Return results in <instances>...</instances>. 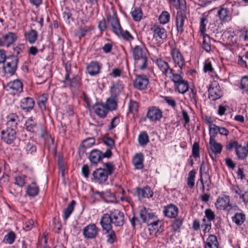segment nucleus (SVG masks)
Instances as JSON below:
<instances>
[{
    "label": "nucleus",
    "instance_id": "1",
    "mask_svg": "<svg viewBox=\"0 0 248 248\" xmlns=\"http://www.w3.org/2000/svg\"><path fill=\"white\" fill-rule=\"evenodd\" d=\"M156 64L158 68L166 77L169 78L176 87L178 92L182 94L185 93L189 89V85L186 80L183 79L180 73H173V70L170 67L168 63L162 59L156 60Z\"/></svg>",
    "mask_w": 248,
    "mask_h": 248
},
{
    "label": "nucleus",
    "instance_id": "2",
    "mask_svg": "<svg viewBox=\"0 0 248 248\" xmlns=\"http://www.w3.org/2000/svg\"><path fill=\"white\" fill-rule=\"evenodd\" d=\"M132 56L135 66L140 70L147 68L148 57V50L143 46H135L132 48Z\"/></svg>",
    "mask_w": 248,
    "mask_h": 248
},
{
    "label": "nucleus",
    "instance_id": "3",
    "mask_svg": "<svg viewBox=\"0 0 248 248\" xmlns=\"http://www.w3.org/2000/svg\"><path fill=\"white\" fill-rule=\"evenodd\" d=\"M104 168L96 169L93 173L95 182L102 184L108 180V176L111 175L115 170L114 166L110 162L103 164Z\"/></svg>",
    "mask_w": 248,
    "mask_h": 248
},
{
    "label": "nucleus",
    "instance_id": "4",
    "mask_svg": "<svg viewBox=\"0 0 248 248\" xmlns=\"http://www.w3.org/2000/svg\"><path fill=\"white\" fill-rule=\"evenodd\" d=\"M108 21L111 24L112 31L119 37H122L127 41H131L134 38L127 31H123L121 27L119 20L115 15L108 17Z\"/></svg>",
    "mask_w": 248,
    "mask_h": 248
},
{
    "label": "nucleus",
    "instance_id": "5",
    "mask_svg": "<svg viewBox=\"0 0 248 248\" xmlns=\"http://www.w3.org/2000/svg\"><path fill=\"white\" fill-rule=\"evenodd\" d=\"M230 202V199L229 196L222 195L218 198L215 205L217 209H222L227 212L228 218L232 219V206Z\"/></svg>",
    "mask_w": 248,
    "mask_h": 248
},
{
    "label": "nucleus",
    "instance_id": "6",
    "mask_svg": "<svg viewBox=\"0 0 248 248\" xmlns=\"http://www.w3.org/2000/svg\"><path fill=\"white\" fill-rule=\"evenodd\" d=\"M179 9L180 10L177 12L176 14L175 24L177 31L181 33L184 31V21L186 19V17L185 14L186 10L185 0H183L182 3L180 4Z\"/></svg>",
    "mask_w": 248,
    "mask_h": 248
},
{
    "label": "nucleus",
    "instance_id": "7",
    "mask_svg": "<svg viewBox=\"0 0 248 248\" xmlns=\"http://www.w3.org/2000/svg\"><path fill=\"white\" fill-rule=\"evenodd\" d=\"M18 62V59L17 56L11 55L7 57L5 63L3 66V69L5 74L13 75L17 68V64Z\"/></svg>",
    "mask_w": 248,
    "mask_h": 248
},
{
    "label": "nucleus",
    "instance_id": "8",
    "mask_svg": "<svg viewBox=\"0 0 248 248\" xmlns=\"http://www.w3.org/2000/svg\"><path fill=\"white\" fill-rule=\"evenodd\" d=\"M208 97L212 101H216L220 98L223 95V93L220 86L216 81L211 82L208 89Z\"/></svg>",
    "mask_w": 248,
    "mask_h": 248
},
{
    "label": "nucleus",
    "instance_id": "9",
    "mask_svg": "<svg viewBox=\"0 0 248 248\" xmlns=\"http://www.w3.org/2000/svg\"><path fill=\"white\" fill-rule=\"evenodd\" d=\"M16 138V132L12 129L5 128L1 131V139L7 144L14 143Z\"/></svg>",
    "mask_w": 248,
    "mask_h": 248
},
{
    "label": "nucleus",
    "instance_id": "10",
    "mask_svg": "<svg viewBox=\"0 0 248 248\" xmlns=\"http://www.w3.org/2000/svg\"><path fill=\"white\" fill-rule=\"evenodd\" d=\"M112 224L117 227H122L124 223V213L118 209H113L109 211Z\"/></svg>",
    "mask_w": 248,
    "mask_h": 248
},
{
    "label": "nucleus",
    "instance_id": "11",
    "mask_svg": "<svg viewBox=\"0 0 248 248\" xmlns=\"http://www.w3.org/2000/svg\"><path fill=\"white\" fill-rule=\"evenodd\" d=\"M99 229L94 223H91L84 228L83 235L88 239L95 238L98 234Z\"/></svg>",
    "mask_w": 248,
    "mask_h": 248
},
{
    "label": "nucleus",
    "instance_id": "12",
    "mask_svg": "<svg viewBox=\"0 0 248 248\" xmlns=\"http://www.w3.org/2000/svg\"><path fill=\"white\" fill-rule=\"evenodd\" d=\"M171 55L175 64V66L177 65L180 68L178 73H182V69L185 64V60L181 54L179 49L173 48L171 51Z\"/></svg>",
    "mask_w": 248,
    "mask_h": 248
},
{
    "label": "nucleus",
    "instance_id": "13",
    "mask_svg": "<svg viewBox=\"0 0 248 248\" xmlns=\"http://www.w3.org/2000/svg\"><path fill=\"white\" fill-rule=\"evenodd\" d=\"M153 32V38L157 43H162L167 38V31L166 30L158 25H154L151 28Z\"/></svg>",
    "mask_w": 248,
    "mask_h": 248
},
{
    "label": "nucleus",
    "instance_id": "14",
    "mask_svg": "<svg viewBox=\"0 0 248 248\" xmlns=\"http://www.w3.org/2000/svg\"><path fill=\"white\" fill-rule=\"evenodd\" d=\"M149 80L144 75L137 76L134 82V86L139 90H144L147 88Z\"/></svg>",
    "mask_w": 248,
    "mask_h": 248
},
{
    "label": "nucleus",
    "instance_id": "15",
    "mask_svg": "<svg viewBox=\"0 0 248 248\" xmlns=\"http://www.w3.org/2000/svg\"><path fill=\"white\" fill-rule=\"evenodd\" d=\"M147 117L152 122L160 121L163 117L162 111L159 108L153 107L148 110Z\"/></svg>",
    "mask_w": 248,
    "mask_h": 248
},
{
    "label": "nucleus",
    "instance_id": "16",
    "mask_svg": "<svg viewBox=\"0 0 248 248\" xmlns=\"http://www.w3.org/2000/svg\"><path fill=\"white\" fill-rule=\"evenodd\" d=\"M233 149L235 154L239 159H244L248 155V151L245 147L238 144L236 141H233Z\"/></svg>",
    "mask_w": 248,
    "mask_h": 248
},
{
    "label": "nucleus",
    "instance_id": "17",
    "mask_svg": "<svg viewBox=\"0 0 248 248\" xmlns=\"http://www.w3.org/2000/svg\"><path fill=\"white\" fill-rule=\"evenodd\" d=\"M163 213L166 217L170 218H175L178 213V208L174 204H169L164 207Z\"/></svg>",
    "mask_w": 248,
    "mask_h": 248
},
{
    "label": "nucleus",
    "instance_id": "18",
    "mask_svg": "<svg viewBox=\"0 0 248 248\" xmlns=\"http://www.w3.org/2000/svg\"><path fill=\"white\" fill-rule=\"evenodd\" d=\"M103 231H108L112 229V220L109 214H104L101 218L100 221Z\"/></svg>",
    "mask_w": 248,
    "mask_h": 248
},
{
    "label": "nucleus",
    "instance_id": "19",
    "mask_svg": "<svg viewBox=\"0 0 248 248\" xmlns=\"http://www.w3.org/2000/svg\"><path fill=\"white\" fill-rule=\"evenodd\" d=\"M19 122V118L16 114L12 113L7 117L6 128L12 129L16 131L17 125Z\"/></svg>",
    "mask_w": 248,
    "mask_h": 248
},
{
    "label": "nucleus",
    "instance_id": "20",
    "mask_svg": "<svg viewBox=\"0 0 248 248\" xmlns=\"http://www.w3.org/2000/svg\"><path fill=\"white\" fill-rule=\"evenodd\" d=\"M35 102L33 98L29 97L22 99L20 101L21 108L26 111H30L34 107Z\"/></svg>",
    "mask_w": 248,
    "mask_h": 248
},
{
    "label": "nucleus",
    "instance_id": "21",
    "mask_svg": "<svg viewBox=\"0 0 248 248\" xmlns=\"http://www.w3.org/2000/svg\"><path fill=\"white\" fill-rule=\"evenodd\" d=\"M5 46L8 47L13 45L17 39V35L13 32H8L2 36Z\"/></svg>",
    "mask_w": 248,
    "mask_h": 248
},
{
    "label": "nucleus",
    "instance_id": "22",
    "mask_svg": "<svg viewBox=\"0 0 248 248\" xmlns=\"http://www.w3.org/2000/svg\"><path fill=\"white\" fill-rule=\"evenodd\" d=\"M102 152L97 149H94L91 151L89 159L92 164L96 165L101 160Z\"/></svg>",
    "mask_w": 248,
    "mask_h": 248
},
{
    "label": "nucleus",
    "instance_id": "23",
    "mask_svg": "<svg viewBox=\"0 0 248 248\" xmlns=\"http://www.w3.org/2000/svg\"><path fill=\"white\" fill-rule=\"evenodd\" d=\"M101 65L97 62H92L87 66V70L91 76H95L99 73Z\"/></svg>",
    "mask_w": 248,
    "mask_h": 248
},
{
    "label": "nucleus",
    "instance_id": "24",
    "mask_svg": "<svg viewBox=\"0 0 248 248\" xmlns=\"http://www.w3.org/2000/svg\"><path fill=\"white\" fill-rule=\"evenodd\" d=\"M95 114L100 118H105L108 113L106 107L102 104L96 103L93 107Z\"/></svg>",
    "mask_w": 248,
    "mask_h": 248
},
{
    "label": "nucleus",
    "instance_id": "25",
    "mask_svg": "<svg viewBox=\"0 0 248 248\" xmlns=\"http://www.w3.org/2000/svg\"><path fill=\"white\" fill-rule=\"evenodd\" d=\"M136 192L138 196L140 198H150L153 196V192L148 186H146L143 188H137Z\"/></svg>",
    "mask_w": 248,
    "mask_h": 248
},
{
    "label": "nucleus",
    "instance_id": "26",
    "mask_svg": "<svg viewBox=\"0 0 248 248\" xmlns=\"http://www.w3.org/2000/svg\"><path fill=\"white\" fill-rule=\"evenodd\" d=\"M209 145L211 152L214 154L215 157H216V154H220L221 152L222 145L214 139H210Z\"/></svg>",
    "mask_w": 248,
    "mask_h": 248
},
{
    "label": "nucleus",
    "instance_id": "27",
    "mask_svg": "<svg viewBox=\"0 0 248 248\" xmlns=\"http://www.w3.org/2000/svg\"><path fill=\"white\" fill-rule=\"evenodd\" d=\"M38 34L37 31L35 30L31 29L24 33L25 40L28 41L30 44L35 43L37 39Z\"/></svg>",
    "mask_w": 248,
    "mask_h": 248
},
{
    "label": "nucleus",
    "instance_id": "28",
    "mask_svg": "<svg viewBox=\"0 0 248 248\" xmlns=\"http://www.w3.org/2000/svg\"><path fill=\"white\" fill-rule=\"evenodd\" d=\"M39 191V187L34 181L26 188V193L30 197H34L38 195Z\"/></svg>",
    "mask_w": 248,
    "mask_h": 248
},
{
    "label": "nucleus",
    "instance_id": "29",
    "mask_svg": "<svg viewBox=\"0 0 248 248\" xmlns=\"http://www.w3.org/2000/svg\"><path fill=\"white\" fill-rule=\"evenodd\" d=\"M143 156L141 153L136 154L133 158V163L136 169H141L143 167Z\"/></svg>",
    "mask_w": 248,
    "mask_h": 248
},
{
    "label": "nucleus",
    "instance_id": "30",
    "mask_svg": "<svg viewBox=\"0 0 248 248\" xmlns=\"http://www.w3.org/2000/svg\"><path fill=\"white\" fill-rule=\"evenodd\" d=\"M8 86L16 93H20L23 90V84L19 79H16L13 81L10 82L8 83Z\"/></svg>",
    "mask_w": 248,
    "mask_h": 248
},
{
    "label": "nucleus",
    "instance_id": "31",
    "mask_svg": "<svg viewBox=\"0 0 248 248\" xmlns=\"http://www.w3.org/2000/svg\"><path fill=\"white\" fill-rule=\"evenodd\" d=\"M124 88L123 84L120 82H117L111 87L110 92L112 97H117Z\"/></svg>",
    "mask_w": 248,
    "mask_h": 248
},
{
    "label": "nucleus",
    "instance_id": "32",
    "mask_svg": "<svg viewBox=\"0 0 248 248\" xmlns=\"http://www.w3.org/2000/svg\"><path fill=\"white\" fill-rule=\"evenodd\" d=\"M25 144L24 149L27 154L33 155L36 152V147L33 141L31 140H27L25 142Z\"/></svg>",
    "mask_w": 248,
    "mask_h": 248
},
{
    "label": "nucleus",
    "instance_id": "33",
    "mask_svg": "<svg viewBox=\"0 0 248 248\" xmlns=\"http://www.w3.org/2000/svg\"><path fill=\"white\" fill-rule=\"evenodd\" d=\"M217 15L220 19L223 21H227L231 19L229 16V11L224 7V5L218 11Z\"/></svg>",
    "mask_w": 248,
    "mask_h": 248
},
{
    "label": "nucleus",
    "instance_id": "34",
    "mask_svg": "<svg viewBox=\"0 0 248 248\" xmlns=\"http://www.w3.org/2000/svg\"><path fill=\"white\" fill-rule=\"evenodd\" d=\"M25 126L27 131L33 132L37 126L36 122L32 117H30L26 121Z\"/></svg>",
    "mask_w": 248,
    "mask_h": 248
},
{
    "label": "nucleus",
    "instance_id": "35",
    "mask_svg": "<svg viewBox=\"0 0 248 248\" xmlns=\"http://www.w3.org/2000/svg\"><path fill=\"white\" fill-rule=\"evenodd\" d=\"M76 204V201L74 200H72L70 203L68 204L67 207L64 209L63 212V219L66 220H67L70 215L73 212L74 206Z\"/></svg>",
    "mask_w": 248,
    "mask_h": 248
},
{
    "label": "nucleus",
    "instance_id": "36",
    "mask_svg": "<svg viewBox=\"0 0 248 248\" xmlns=\"http://www.w3.org/2000/svg\"><path fill=\"white\" fill-rule=\"evenodd\" d=\"M138 142L141 146H145L148 143L149 138L145 131L142 132L140 134L138 137Z\"/></svg>",
    "mask_w": 248,
    "mask_h": 248
},
{
    "label": "nucleus",
    "instance_id": "37",
    "mask_svg": "<svg viewBox=\"0 0 248 248\" xmlns=\"http://www.w3.org/2000/svg\"><path fill=\"white\" fill-rule=\"evenodd\" d=\"M246 220V216L245 214L241 213H236L233 216V222L238 226L241 225Z\"/></svg>",
    "mask_w": 248,
    "mask_h": 248
},
{
    "label": "nucleus",
    "instance_id": "38",
    "mask_svg": "<svg viewBox=\"0 0 248 248\" xmlns=\"http://www.w3.org/2000/svg\"><path fill=\"white\" fill-rule=\"evenodd\" d=\"M16 235L15 233L11 231L8 233L4 237L3 243L8 244H12L15 240Z\"/></svg>",
    "mask_w": 248,
    "mask_h": 248
},
{
    "label": "nucleus",
    "instance_id": "39",
    "mask_svg": "<svg viewBox=\"0 0 248 248\" xmlns=\"http://www.w3.org/2000/svg\"><path fill=\"white\" fill-rule=\"evenodd\" d=\"M116 97H111L108 99L106 102V108L107 109L110 110H114L117 108Z\"/></svg>",
    "mask_w": 248,
    "mask_h": 248
},
{
    "label": "nucleus",
    "instance_id": "40",
    "mask_svg": "<svg viewBox=\"0 0 248 248\" xmlns=\"http://www.w3.org/2000/svg\"><path fill=\"white\" fill-rule=\"evenodd\" d=\"M105 231V233L107 234V242L109 244H113L116 239V235L115 232L112 229Z\"/></svg>",
    "mask_w": 248,
    "mask_h": 248
},
{
    "label": "nucleus",
    "instance_id": "41",
    "mask_svg": "<svg viewBox=\"0 0 248 248\" xmlns=\"http://www.w3.org/2000/svg\"><path fill=\"white\" fill-rule=\"evenodd\" d=\"M219 127L215 124H209V134L210 139H215V137L219 133Z\"/></svg>",
    "mask_w": 248,
    "mask_h": 248
},
{
    "label": "nucleus",
    "instance_id": "42",
    "mask_svg": "<svg viewBox=\"0 0 248 248\" xmlns=\"http://www.w3.org/2000/svg\"><path fill=\"white\" fill-rule=\"evenodd\" d=\"M196 172L194 170L190 171L188 174L187 184L190 188L193 187L194 186V181Z\"/></svg>",
    "mask_w": 248,
    "mask_h": 248
},
{
    "label": "nucleus",
    "instance_id": "43",
    "mask_svg": "<svg viewBox=\"0 0 248 248\" xmlns=\"http://www.w3.org/2000/svg\"><path fill=\"white\" fill-rule=\"evenodd\" d=\"M183 218L179 217L176 218L172 224V227L174 232L178 231L182 226Z\"/></svg>",
    "mask_w": 248,
    "mask_h": 248
},
{
    "label": "nucleus",
    "instance_id": "44",
    "mask_svg": "<svg viewBox=\"0 0 248 248\" xmlns=\"http://www.w3.org/2000/svg\"><path fill=\"white\" fill-rule=\"evenodd\" d=\"M142 11L140 8H137L131 12V15L135 21H139L142 17Z\"/></svg>",
    "mask_w": 248,
    "mask_h": 248
},
{
    "label": "nucleus",
    "instance_id": "45",
    "mask_svg": "<svg viewBox=\"0 0 248 248\" xmlns=\"http://www.w3.org/2000/svg\"><path fill=\"white\" fill-rule=\"evenodd\" d=\"M170 19V14L167 11H163L159 16L158 19L161 24H166L168 22Z\"/></svg>",
    "mask_w": 248,
    "mask_h": 248
},
{
    "label": "nucleus",
    "instance_id": "46",
    "mask_svg": "<svg viewBox=\"0 0 248 248\" xmlns=\"http://www.w3.org/2000/svg\"><path fill=\"white\" fill-rule=\"evenodd\" d=\"M47 100V95L46 94H43L38 98V105L39 108L45 110L46 108V103Z\"/></svg>",
    "mask_w": 248,
    "mask_h": 248
},
{
    "label": "nucleus",
    "instance_id": "47",
    "mask_svg": "<svg viewBox=\"0 0 248 248\" xmlns=\"http://www.w3.org/2000/svg\"><path fill=\"white\" fill-rule=\"evenodd\" d=\"M239 88L245 91L248 92V76H246L242 78Z\"/></svg>",
    "mask_w": 248,
    "mask_h": 248
},
{
    "label": "nucleus",
    "instance_id": "48",
    "mask_svg": "<svg viewBox=\"0 0 248 248\" xmlns=\"http://www.w3.org/2000/svg\"><path fill=\"white\" fill-rule=\"evenodd\" d=\"M102 141L108 147V148L112 149L115 146L114 141L111 138L103 137Z\"/></svg>",
    "mask_w": 248,
    "mask_h": 248
},
{
    "label": "nucleus",
    "instance_id": "49",
    "mask_svg": "<svg viewBox=\"0 0 248 248\" xmlns=\"http://www.w3.org/2000/svg\"><path fill=\"white\" fill-rule=\"evenodd\" d=\"M25 176H18L15 178V184L18 186L20 188L22 187L25 184Z\"/></svg>",
    "mask_w": 248,
    "mask_h": 248
},
{
    "label": "nucleus",
    "instance_id": "50",
    "mask_svg": "<svg viewBox=\"0 0 248 248\" xmlns=\"http://www.w3.org/2000/svg\"><path fill=\"white\" fill-rule=\"evenodd\" d=\"M207 22V19L206 17H202L201 19L200 31L202 34V35H204V34L206 31Z\"/></svg>",
    "mask_w": 248,
    "mask_h": 248
},
{
    "label": "nucleus",
    "instance_id": "51",
    "mask_svg": "<svg viewBox=\"0 0 248 248\" xmlns=\"http://www.w3.org/2000/svg\"><path fill=\"white\" fill-rule=\"evenodd\" d=\"M164 100L165 101L168 105L171 107L173 108H175L176 107V103L175 101L170 96H163Z\"/></svg>",
    "mask_w": 248,
    "mask_h": 248
},
{
    "label": "nucleus",
    "instance_id": "52",
    "mask_svg": "<svg viewBox=\"0 0 248 248\" xmlns=\"http://www.w3.org/2000/svg\"><path fill=\"white\" fill-rule=\"evenodd\" d=\"M123 74V70L118 68H113L109 76L113 78L120 77Z\"/></svg>",
    "mask_w": 248,
    "mask_h": 248
},
{
    "label": "nucleus",
    "instance_id": "53",
    "mask_svg": "<svg viewBox=\"0 0 248 248\" xmlns=\"http://www.w3.org/2000/svg\"><path fill=\"white\" fill-rule=\"evenodd\" d=\"M205 217L207 219V222H211V221L214 220L215 217L214 212L210 209H207L205 211Z\"/></svg>",
    "mask_w": 248,
    "mask_h": 248
},
{
    "label": "nucleus",
    "instance_id": "54",
    "mask_svg": "<svg viewBox=\"0 0 248 248\" xmlns=\"http://www.w3.org/2000/svg\"><path fill=\"white\" fill-rule=\"evenodd\" d=\"M89 31V28L87 27H84L81 28L77 31L76 35L79 38H81L84 37L87 32Z\"/></svg>",
    "mask_w": 248,
    "mask_h": 248
},
{
    "label": "nucleus",
    "instance_id": "55",
    "mask_svg": "<svg viewBox=\"0 0 248 248\" xmlns=\"http://www.w3.org/2000/svg\"><path fill=\"white\" fill-rule=\"evenodd\" d=\"M205 244H218L217 238L216 236L213 234L210 235L207 239Z\"/></svg>",
    "mask_w": 248,
    "mask_h": 248
},
{
    "label": "nucleus",
    "instance_id": "56",
    "mask_svg": "<svg viewBox=\"0 0 248 248\" xmlns=\"http://www.w3.org/2000/svg\"><path fill=\"white\" fill-rule=\"evenodd\" d=\"M138 103L134 101H131L129 105V111L131 112H136L138 110Z\"/></svg>",
    "mask_w": 248,
    "mask_h": 248
},
{
    "label": "nucleus",
    "instance_id": "57",
    "mask_svg": "<svg viewBox=\"0 0 248 248\" xmlns=\"http://www.w3.org/2000/svg\"><path fill=\"white\" fill-rule=\"evenodd\" d=\"M192 154L195 158L199 157V144L198 142H195L192 146Z\"/></svg>",
    "mask_w": 248,
    "mask_h": 248
},
{
    "label": "nucleus",
    "instance_id": "58",
    "mask_svg": "<svg viewBox=\"0 0 248 248\" xmlns=\"http://www.w3.org/2000/svg\"><path fill=\"white\" fill-rule=\"evenodd\" d=\"M79 82L80 78L78 77H75L70 81V83H68V85L72 87L78 88L80 86Z\"/></svg>",
    "mask_w": 248,
    "mask_h": 248
},
{
    "label": "nucleus",
    "instance_id": "59",
    "mask_svg": "<svg viewBox=\"0 0 248 248\" xmlns=\"http://www.w3.org/2000/svg\"><path fill=\"white\" fill-rule=\"evenodd\" d=\"M203 69L205 72H208L209 73H213L214 71L211 62L208 61H205Z\"/></svg>",
    "mask_w": 248,
    "mask_h": 248
},
{
    "label": "nucleus",
    "instance_id": "60",
    "mask_svg": "<svg viewBox=\"0 0 248 248\" xmlns=\"http://www.w3.org/2000/svg\"><path fill=\"white\" fill-rule=\"evenodd\" d=\"M33 224V220L31 219H29L28 221L25 222L24 228L26 231H30L32 229Z\"/></svg>",
    "mask_w": 248,
    "mask_h": 248
},
{
    "label": "nucleus",
    "instance_id": "61",
    "mask_svg": "<svg viewBox=\"0 0 248 248\" xmlns=\"http://www.w3.org/2000/svg\"><path fill=\"white\" fill-rule=\"evenodd\" d=\"M119 118L118 117H114L111 121L110 122V126L109 128L110 130H111L113 129L114 127L116 126V125L119 124Z\"/></svg>",
    "mask_w": 248,
    "mask_h": 248
},
{
    "label": "nucleus",
    "instance_id": "62",
    "mask_svg": "<svg viewBox=\"0 0 248 248\" xmlns=\"http://www.w3.org/2000/svg\"><path fill=\"white\" fill-rule=\"evenodd\" d=\"M140 215L141 218L142 219L143 222H145L146 220V218L149 214L147 213V212L145 208L142 209L140 211Z\"/></svg>",
    "mask_w": 248,
    "mask_h": 248
},
{
    "label": "nucleus",
    "instance_id": "63",
    "mask_svg": "<svg viewBox=\"0 0 248 248\" xmlns=\"http://www.w3.org/2000/svg\"><path fill=\"white\" fill-rule=\"evenodd\" d=\"M7 58L5 51L3 49H0V63H4L7 60Z\"/></svg>",
    "mask_w": 248,
    "mask_h": 248
},
{
    "label": "nucleus",
    "instance_id": "64",
    "mask_svg": "<svg viewBox=\"0 0 248 248\" xmlns=\"http://www.w3.org/2000/svg\"><path fill=\"white\" fill-rule=\"evenodd\" d=\"M82 173L85 178H88L89 174V168L87 165H84L82 167Z\"/></svg>",
    "mask_w": 248,
    "mask_h": 248
}]
</instances>
